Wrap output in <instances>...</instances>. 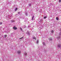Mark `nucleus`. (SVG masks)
I'll list each match as a JSON object with an SVG mask.
<instances>
[{"label":"nucleus","mask_w":61,"mask_h":61,"mask_svg":"<svg viewBox=\"0 0 61 61\" xmlns=\"http://www.w3.org/2000/svg\"><path fill=\"white\" fill-rule=\"evenodd\" d=\"M13 29H14V30H16L17 29V28L14 27L13 28Z\"/></svg>","instance_id":"nucleus-1"},{"label":"nucleus","mask_w":61,"mask_h":61,"mask_svg":"<svg viewBox=\"0 0 61 61\" xmlns=\"http://www.w3.org/2000/svg\"><path fill=\"white\" fill-rule=\"evenodd\" d=\"M17 53L18 54H19L21 53V51H18L17 52Z\"/></svg>","instance_id":"nucleus-2"},{"label":"nucleus","mask_w":61,"mask_h":61,"mask_svg":"<svg viewBox=\"0 0 61 61\" xmlns=\"http://www.w3.org/2000/svg\"><path fill=\"white\" fill-rule=\"evenodd\" d=\"M33 39H35V40H36V38L35 37H33Z\"/></svg>","instance_id":"nucleus-3"},{"label":"nucleus","mask_w":61,"mask_h":61,"mask_svg":"<svg viewBox=\"0 0 61 61\" xmlns=\"http://www.w3.org/2000/svg\"><path fill=\"white\" fill-rule=\"evenodd\" d=\"M34 16H33L32 18V20H33V19H34Z\"/></svg>","instance_id":"nucleus-4"},{"label":"nucleus","mask_w":61,"mask_h":61,"mask_svg":"<svg viewBox=\"0 0 61 61\" xmlns=\"http://www.w3.org/2000/svg\"><path fill=\"white\" fill-rule=\"evenodd\" d=\"M56 19L57 20H58V17H56Z\"/></svg>","instance_id":"nucleus-5"},{"label":"nucleus","mask_w":61,"mask_h":61,"mask_svg":"<svg viewBox=\"0 0 61 61\" xmlns=\"http://www.w3.org/2000/svg\"><path fill=\"white\" fill-rule=\"evenodd\" d=\"M17 9H18L17 8H16L15 10V11H16Z\"/></svg>","instance_id":"nucleus-6"},{"label":"nucleus","mask_w":61,"mask_h":61,"mask_svg":"<svg viewBox=\"0 0 61 61\" xmlns=\"http://www.w3.org/2000/svg\"><path fill=\"white\" fill-rule=\"evenodd\" d=\"M46 16H44V19H46Z\"/></svg>","instance_id":"nucleus-7"},{"label":"nucleus","mask_w":61,"mask_h":61,"mask_svg":"<svg viewBox=\"0 0 61 61\" xmlns=\"http://www.w3.org/2000/svg\"><path fill=\"white\" fill-rule=\"evenodd\" d=\"M49 40H52V38H50L49 39Z\"/></svg>","instance_id":"nucleus-8"},{"label":"nucleus","mask_w":61,"mask_h":61,"mask_svg":"<svg viewBox=\"0 0 61 61\" xmlns=\"http://www.w3.org/2000/svg\"><path fill=\"white\" fill-rule=\"evenodd\" d=\"M7 37V35H5V37Z\"/></svg>","instance_id":"nucleus-9"},{"label":"nucleus","mask_w":61,"mask_h":61,"mask_svg":"<svg viewBox=\"0 0 61 61\" xmlns=\"http://www.w3.org/2000/svg\"><path fill=\"white\" fill-rule=\"evenodd\" d=\"M43 44L44 45H45V42H43Z\"/></svg>","instance_id":"nucleus-10"},{"label":"nucleus","mask_w":61,"mask_h":61,"mask_svg":"<svg viewBox=\"0 0 61 61\" xmlns=\"http://www.w3.org/2000/svg\"><path fill=\"white\" fill-rule=\"evenodd\" d=\"M51 33H53L54 32V31L53 30H52L51 31Z\"/></svg>","instance_id":"nucleus-11"},{"label":"nucleus","mask_w":61,"mask_h":61,"mask_svg":"<svg viewBox=\"0 0 61 61\" xmlns=\"http://www.w3.org/2000/svg\"><path fill=\"white\" fill-rule=\"evenodd\" d=\"M20 29L22 31V28H20Z\"/></svg>","instance_id":"nucleus-12"},{"label":"nucleus","mask_w":61,"mask_h":61,"mask_svg":"<svg viewBox=\"0 0 61 61\" xmlns=\"http://www.w3.org/2000/svg\"><path fill=\"white\" fill-rule=\"evenodd\" d=\"M11 22H15V20H12Z\"/></svg>","instance_id":"nucleus-13"},{"label":"nucleus","mask_w":61,"mask_h":61,"mask_svg":"<svg viewBox=\"0 0 61 61\" xmlns=\"http://www.w3.org/2000/svg\"><path fill=\"white\" fill-rule=\"evenodd\" d=\"M25 55H27V53H25Z\"/></svg>","instance_id":"nucleus-14"},{"label":"nucleus","mask_w":61,"mask_h":61,"mask_svg":"<svg viewBox=\"0 0 61 61\" xmlns=\"http://www.w3.org/2000/svg\"><path fill=\"white\" fill-rule=\"evenodd\" d=\"M22 38H23V37H22L21 38H20V39H22Z\"/></svg>","instance_id":"nucleus-15"},{"label":"nucleus","mask_w":61,"mask_h":61,"mask_svg":"<svg viewBox=\"0 0 61 61\" xmlns=\"http://www.w3.org/2000/svg\"><path fill=\"white\" fill-rule=\"evenodd\" d=\"M2 22L0 23V25H2Z\"/></svg>","instance_id":"nucleus-16"},{"label":"nucleus","mask_w":61,"mask_h":61,"mask_svg":"<svg viewBox=\"0 0 61 61\" xmlns=\"http://www.w3.org/2000/svg\"><path fill=\"white\" fill-rule=\"evenodd\" d=\"M59 2L60 3L61 2V0H59Z\"/></svg>","instance_id":"nucleus-17"},{"label":"nucleus","mask_w":61,"mask_h":61,"mask_svg":"<svg viewBox=\"0 0 61 61\" xmlns=\"http://www.w3.org/2000/svg\"><path fill=\"white\" fill-rule=\"evenodd\" d=\"M18 14H20V12H18Z\"/></svg>","instance_id":"nucleus-18"},{"label":"nucleus","mask_w":61,"mask_h":61,"mask_svg":"<svg viewBox=\"0 0 61 61\" xmlns=\"http://www.w3.org/2000/svg\"><path fill=\"white\" fill-rule=\"evenodd\" d=\"M38 43V41L37 43Z\"/></svg>","instance_id":"nucleus-19"},{"label":"nucleus","mask_w":61,"mask_h":61,"mask_svg":"<svg viewBox=\"0 0 61 61\" xmlns=\"http://www.w3.org/2000/svg\"><path fill=\"white\" fill-rule=\"evenodd\" d=\"M58 46H59V47H60V46H59V45Z\"/></svg>","instance_id":"nucleus-20"}]
</instances>
